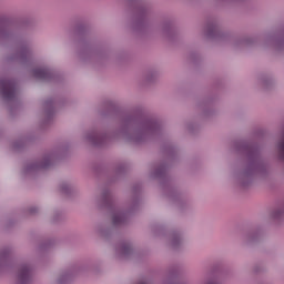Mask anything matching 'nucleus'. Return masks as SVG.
Segmentation results:
<instances>
[{
    "label": "nucleus",
    "instance_id": "11",
    "mask_svg": "<svg viewBox=\"0 0 284 284\" xmlns=\"http://www.w3.org/2000/svg\"><path fill=\"white\" fill-rule=\"evenodd\" d=\"M51 163H52V158H44L43 161L36 166V169L45 170L47 168H50Z\"/></svg>",
    "mask_w": 284,
    "mask_h": 284
},
{
    "label": "nucleus",
    "instance_id": "16",
    "mask_svg": "<svg viewBox=\"0 0 284 284\" xmlns=\"http://www.w3.org/2000/svg\"><path fill=\"white\" fill-rule=\"evenodd\" d=\"M108 196H110V192L109 191H104L102 193V199L105 201V199H108Z\"/></svg>",
    "mask_w": 284,
    "mask_h": 284
},
{
    "label": "nucleus",
    "instance_id": "17",
    "mask_svg": "<svg viewBox=\"0 0 284 284\" xmlns=\"http://www.w3.org/2000/svg\"><path fill=\"white\" fill-rule=\"evenodd\" d=\"M172 245H173L174 247H176V245H178V243H176V237H174V239L172 240Z\"/></svg>",
    "mask_w": 284,
    "mask_h": 284
},
{
    "label": "nucleus",
    "instance_id": "4",
    "mask_svg": "<svg viewBox=\"0 0 284 284\" xmlns=\"http://www.w3.org/2000/svg\"><path fill=\"white\" fill-rule=\"evenodd\" d=\"M256 164H251L247 169L237 174V179L241 181L242 185H245V181L252 176V173L254 170H256Z\"/></svg>",
    "mask_w": 284,
    "mask_h": 284
},
{
    "label": "nucleus",
    "instance_id": "8",
    "mask_svg": "<svg viewBox=\"0 0 284 284\" xmlns=\"http://www.w3.org/2000/svg\"><path fill=\"white\" fill-rule=\"evenodd\" d=\"M162 32L164 37H172V33L174 32V27L170 22H165L162 26Z\"/></svg>",
    "mask_w": 284,
    "mask_h": 284
},
{
    "label": "nucleus",
    "instance_id": "18",
    "mask_svg": "<svg viewBox=\"0 0 284 284\" xmlns=\"http://www.w3.org/2000/svg\"><path fill=\"white\" fill-rule=\"evenodd\" d=\"M21 58L23 59V53L21 54Z\"/></svg>",
    "mask_w": 284,
    "mask_h": 284
},
{
    "label": "nucleus",
    "instance_id": "9",
    "mask_svg": "<svg viewBox=\"0 0 284 284\" xmlns=\"http://www.w3.org/2000/svg\"><path fill=\"white\" fill-rule=\"evenodd\" d=\"M33 77H36V79H48V71L44 69H34Z\"/></svg>",
    "mask_w": 284,
    "mask_h": 284
},
{
    "label": "nucleus",
    "instance_id": "14",
    "mask_svg": "<svg viewBox=\"0 0 284 284\" xmlns=\"http://www.w3.org/2000/svg\"><path fill=\"white\" fill-rule=\"evenodd\" d=\"M274 219H281V216H284V204L273 211Z\"/></svg>",
    "mask_w": 284,
    "mask_h": 284
},
{
    "label": "nucleus",
    "instance_id": "6",
    "mask_svg": "<svg viewBox=\"0 0 284 284\" xmlns=\"http://www.w3.org/2000/svg\"><path fill=\"white\" fill-rule=\"evenodd\" d=\"M87 141H89V143H91L92 145H99L101 143V135L94 132L88 133Z\"/></svg>",
    "mask_w": 284,
    "mask_h": 284
},
{
    "label": "nucleus",
    "instance_id": "15",
    "mask_svg": "<svg viewBox=\"0 0 284 284\" xmlns=\"http://www.w3.org/2000/svg\"><path fill=\"white\" fill-rule=\"evenodd\" d=\"M61 190L64 194H70V192H72V187H70V184L68 183H63L61 185Z\"/></svg>",
    "mask_w": 284,
    "mask_h": 284
},
{
    "label": "nucleus",
    "instance_id": "2",
    "mask_svg": "<svg viewBox=\"0 0 284 284\" xmlns=\"http://www.w3.org/2000/svg\"><path fill=\"white\" fill-rule=\"evenodd\" d=\"M150 28H152V23L150 22V20H148V18H142L133 24V30L140 33L148 32Z\"/></svg>",
    "mask_w": 284,
    "mask_h": 284
},
{
    "label": "nucleus",
    "instance_id": "12",
    "mask_svg": "<svg viewBox=\"0 0 284 284\" xmlns=\"http://www.w3.org/2000/svg\"><path fill=\"white\" fill-rule=\"evenodd\" d=\"M120 252L124 256H129V254L132 253V246H130V244H122L120 247Z\"/></svg>",
    "mask_w": 284,
    "mask_h": 284
},
{
    "label": "nucleus",
    "instance_id": "7",
    "mask_svg": "<svg viewBox=\"0 0 284 284\" xmlns=\"http://www.w3.org/2000/svg\"><path fill=\"white\" fill-rule=\"evenodd\" d=\"M216 24L210 22L204 28V36H206L209 39L214 37V32H216Z\"/></svg>",
    "mask_w": 284,
    "mask_h": 284
},
{
    "label": "nucleus",
    "instance_id": "5",
    "mask_svg": "<svg viewBox=\"0 0 284 284\" xmlns=\"http://www.w3.org/2000/svg\"><path fill=\"white\" fill-rule=\"evenodd\" d=\"M30 275H31L30 266H27V265L21 266L18 274L19 283L21 284L28 283V281H30Z\"/></svg>",
    "mask_w": 284,
    "mask_h": 284
},
{
    "label": "nucleus",
    "instance_id": "13",
    "mask_svg": "<svg viewBox=\"0 0 284 284\" xmlns=\"http://www.w3.org/2000/svg\"><path fill=\"white\" fill-rule=\"evenodd\" d=\"M8 256H10V250L4 248L0 251V265H3L6 263Z\"/></svg>",
    "mask_w": 284,
    "mask_h": 284
},
{
    "label": "nucleus",
    "instance_id": "10",
    "mask_svg": "<svg viewBox=\"0 0 284 284\" xmlns=\"http://www.w3.org/2000/svg\"><path fill=\"white\" fill-rule=\"evenodd\" d=\"M125 221V217L121 213H114L112 216L113 225H121Z\"/></svg>",
    "mask_w": 284,
    "mask_h": 284
},
{
    "label": "nucleus",
    "instance_id": "1",
    "mask_svg": "<svg viewBox=\"0 0 284 284\" xmlns=\"http://www.w3.org/2000/svg\"><path fill=\"white\" fill-rule=\"evenodd\" d=\"M2 97L7 99V101H12V99L17 97V89L14 87V82L12 81L2 82Z\"/></svg>",
    "mask_w": 284,
    "mask_h": 284
},
{
    "label": "nucleus",
    "instance_id": "3",
    "mask_svg": "<svg viewBox=\"0 0 284 284\" xmlns=\"http://www.w3.org/2000/svg\"><path fill=\"white\" fill-rule=\"evenodd\" d=\"M151 128H152V124L150 123L143 124L142 126H140L134 131V135L132 136V140L139 143L140 141L143 140V135L150 132Z\"/></svg>",
    "mask_w": 284,
    "mask_h": 284
}]
</instances>
